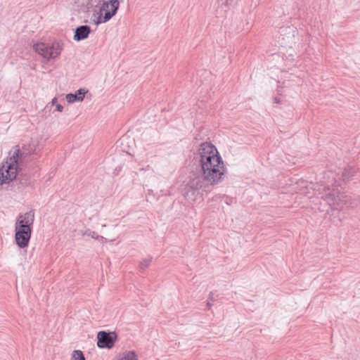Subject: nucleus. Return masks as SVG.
<instances>
[{
	"label": "nucleus",
	"instance_id": "f257e3e1",
	"mask_svg": "<svg viewBox=\"0 0 360 360\" xmlns=\"http://www.w3.org/2000/svg\"><path fill=\"white\" fill-rule=\"evenodd\" d=\"M194 160L198 165L189 176L184 193L188 202L201 198L204 191H208L212 186L221 183L226 172L221 157L211 143H201L198 153H194Z\"/></svg>",
	"mask_w": 360,
	"mask_h": 360
},
{
	"label": "nucleus",
	"instance_id": "f03ea898",
	"mask_svg": "<svg viewBox=\"0 0 360 360\" xmlns=\"http://www.w3.org/2000/svg\"><path fill=\"white\" fill-rule=\"evenodd\" d=\"M31 154L32 152L25 146L22 149L19 146L12 148L6 161L0 167V185L8 184L16 179L20 169V164L22 163Z\"/></svg>",
	"mask_w": 360,
	"mask_h": 360
},
{
	"label": "nucleus",
	"instance_id": "7ed1b4c3",
	"mask_svg": "<svg viewBox=\"0 0 360 360\" xmlns=\"http://www.w3.org/2000/svg\"><path fill=\"white\" fill-rule=\"evenodd\" d=\"M34 221V212L30 210L20 214L15 224V242L18 248H27L31 239L32 226Z\"/></svg>",
	"mask_w": 360,
	"mask_h": 360
},
{
	"label": "nucleus",
	"instance_id": "20e7f679",
	"mask_svg": "<svg viewBox=\"0 0 360 360\" xmlns=\"http://www.w3.org/2000/svg\"><path fill=\"white\" fill-rule=\"evenodd\" d=\"M119 7V0L104 1L100 6L99 11L93 14L92 22L96 25L107 22L116 15Z\"/></svg>",
	"mask_w": 360,
	"mask_h": 360
},
{
	"label": "nucleus",
	"instance_id": "39448f33",
	"mask_svg": "<svg viewBox=\"0 0 360 360\" xmlns=\"http://www.w3.org/2000/svg\"><path fill=\"white\" fill-rule=\"evenodd\" d=\"M64 43L62 40H54L51 45L44 42L33 44V50L44 58L51 60L58 57L63 49Z\"/></svg>",
	"mask_w": 360,
	"mask_h": 360
},
{
	"label": "nucleus",
	"instance_id": "423d86ee",
	"mask_svg": "<svg viewBox=\"0 0 360 360\" xmlns=\"http://www.w3.org/2000/svg\"><path fill=\"white\" fill-rule=\"evenodd\" d=\"M117 338L115 333L99 331L97 334V346L101 349H111L115 345Z\"/></svg>",
	"mask_w": 360,
	"mask_h": 360
},
{
	"label": "nucleus",
	"instance_id": "0eeeda50",
	"mask_svg": "<svg viewBox=\"0 0 360 360\" xmlns=\"http://www.w3.org/2000/svg\"><path fill=\"white\" fill-rule=\"evenodd\" d=\"M294 27L290 26L280 27L278 34L275 36L278 39L281 46H287L293 37Z\"/></svg>",
	"mask_w": 360,
	"mask_h": 360
},
{
	"label": "nucleus",
	"instance_id": "6e6552de",
	"mask_svg": "<svg viewBox=\"0 0 360 360\" xmlns=\"http://www.w3.org/2000/svg\"><path fill=\"white\" fill-rule=\"evenodd\" d=\"M91 32V29L90 26L87 25H79L75 29L73 39L76 41H80L86 39Z\"/></svg>",
	"mask_w": 360,
	"mask_h": 360
},
{
	"label": "nucleus",
	"instance_id": "1a4fd4ad",
	"mask_svg": "<svg viewBox=\"0 0 360 360\" xmlns=\"http://www.w3.org/2000/svg\"><path fill=\"white\" fill-rule=\"evenodd\" d=\"M86 92L87 91H86L85 89H79L77 90L74 94H68L65 96L66 101L69 103L82 101L84 98Z\"/></svg>",
	"mask_w": 360,
	"mask_h": 360
},
{
	"label": "nucleus",
	"instance_id": "9d476101",
	"mask_svg": "<svg viewBox=\"0 0 360 360\" xmlns=\"http://www.w3.org/2000/svg\"><path fill=\"white\" fill-rule=\"evenodd\" d=\"M326 199L333 203H338V200H340V198L338 194L337 189L333 188L332 191H329L326 194Z\"/></svg>",
	"mask_w": 360,
	"mask_h": 360
},
{
	"label": "nucleus",
	"instance_id": "9b49d317",
	"mask_svg": "<svg viewBox=\"0 0 360 360\" xmlns=\"http://www.w3.org/2000/svg\"><path fill=\"white\" fill-rule=\"evenodd\" d=\"M354 169L352 167L345 169L342 174V176L344 181H349V179L354 175Z\"/></svg>",
	"mask_w": 360,
	"mask_h": 360
},
{
	"label": "nucleus",
	"instance_id": "f8f14e48",
	"mask_svg": "<svg viewBox=\"0 0 360 360\" xmlns=\"http://www.w3.org/2000/svg\"><path fill=\"white\" fill-rule=\"evenodd\" d=\"M120 360H138V359L134 351H129L124 354Z\"/></svg>",
	"mask_w": 360,
	"mask_h": 360
},
{
	"label": "nucleus",
	"instance_id": "ddd939ff",
	"mask_svg": "<svg viewBox=\"0 0 360 360\" xmlns=\"http://www.w3.org/2000/svg\"><path fill=\"white\" fill-rule=\"evenodd\" d=\"M152 259H153L152 257H148V258L143 259L142 262H140V264L139 265V269L141 271L145 270L147 267L149 266V265L150 264V262H152Z\"/></svg>",
	"mask_w": 360,
	"mask_h": 360
},
{
	"label": "nucleus",
	"instance_id": "4468645a",
	"mask_svg": "<svg viewBox=\"0 0 360 360\" xmlns=\"http://www.w3.org/2000/svg\"><path fill=\"white\" fill-rule=\"evenodd\" d=\"M72 358L74 360H86L83 352L80 350L73 351Z\"/></svg>",
	"mask_w": 360,
	"mask_h": 360
},
{
	"label": "nucleus",
	"instance_id": "2eb2a0df",
	"mask_svg": "<svg viewBox=\"0 0 360 360\" xmlns=\"http://www.w3.org/2000/svg\"><path fill=\"white\" fill-rule=\"evenodd\" d=\"M83 236H90L94 239H98V238H100V236L98 235L96 232L91 231V229L86 230L84 232ZM101 238H103V236H101Z\"/></svg>",
	"mask_w": 360,
	"mask_h": 360
},
{
	"label": "nucleus",
	"instance_id": "dca6fc26",
	"mask_svg": "<svg viewBox=\"0 0 360 360\" xmlns=\"http://www.w3.org/2000/svg\"><path fill=\"white\" fill-rule=\"evenodd\" d=\"M238 0H225L226 6H234L237 4Z\"/></svg>",
	"mask_w": 360,
	"mask_h": 360
},
{
	"label": "nucleus",
	"instance_id": "f3484780",
	"mask_svg": "<svg viewBox=\"0 0 360 360\" xmlns=\"http://www.w3.org/2000/svg\"><path fill=\"white\" fill-rule=\"evenodd\" d=\"M63 110V106L60 104H56V110L58 112H62Z\"/></svg>",
	"mask_w": 360,
	"mask_h": 360
},
{
	"label": "nucleus",
	"instance_id": "a211bd4d",
	"mask_svg": "<svg viewBox=\"0 0 360 360\" xmlns=\"http://www.w3.org/2000/svg\"><path fill=\"white\" fill-rule=\"evenodd\" d=\"M28 179L26 177L25 179H20V181L21 184H26L27 183Z\"/></svg>",
	"mask_w": 360,
	"mask_h": 360
},
{
	"label": "nucleus",
	"instance_id": "6ab92c4d",
	"mask_svg": "<svg viewBox=\"0 0 360 360\" xmlns=\"http://www.w3.org/2000/svg\"><path fill=\"white\" fill-rule=\"evenodd\" d=\"M213 295H214V293L212 292H211L210 293L209 297H208L210 301H214L215 300L214 298L213 297Z\"/></svg>",
	"mask_w": 360,
	"mask_h": 360
},
{
	"label": "nucleus",
	"instance_id": "aec40b11",
	"mask_svg": "<svg viewBox=\"0 0 360 360\" xmlns=\"http://www.w3.org/2000/svg\"><path fill=\"white\" fill-rule=\"evenodd\" d=\"M274 102L276 103H281V98L279 97H277L276 96L274 98Z\"/></svg>",
	"mask_w": 360,
	"mask_h": 360
},
{
	"label": "nucleus",
	"instance_id": "412c9836",
	"mask_svg": "<svg viewBox=\"0 0 360 360\" xmlns=\"http://www.w3.org/2000/svg\"><path fill=\"white\" fill-rule=\"evenodd\" d=\"M57 101H58V99H57V98H56V97H55V98H53L52 99V101H51V104H52V105H56V103H57Z\"/></svg>",
	"mask_w": 360,
	"mask_h": 360
},
{
	"label": "nucleus",
	"instance_id": "4be33fe9",
	"mask_svg": "<svg viewBox=\"0 0 360 360\" xmlns=\"http://www.w3.org/2000/svg\"><path fill=\"white\" fill-rule=\"evenodd\" d=\"M212 305V304L210 303V302H207V307L208 309H210L211 308Z\"/></svg>",
	"mask_w": 360,
	"mask_h": 360
}]
</instances>
